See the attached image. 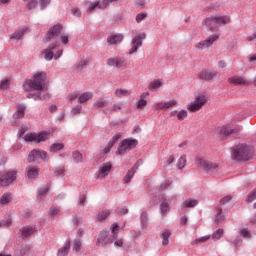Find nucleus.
Returning a JSON list of instances; mask_svg holds the SVG:
<instances>
[{"instance_id":"1","label":"nucleus","mask_w":256,"mask_h":256,"mask_svg":"<svg viewBox=\"0 0 256 256\" xmlns=\"http://www.w3.org/2000/svg\"><path fill=\"white\" fill-rule=\"evenodd\" d=\"M47 74L45 72H37L31 79L26 80L23 84V90L26 93L30 91H43L45 89V79Z\"/></svg>"},{"instance_id":"2","label":"nucleus","mask_w":256,"mask_h":256,"mask_svg":"<svg viewBox=\"0 0 256 256\" xmlns=\"http://www.w3.org/2000/svg\"><path fill=\"white\" fill-rule=\"evenodd\" d=\"M228 23H231V17L227 15L211 16L203 21V25H205L209 31H217L219 27H223V25H227Z\"/></svg>"},{"instance_id":"3","label":"nucleus","mask_w":256,"mask_h":256,"mask_svg":"<svg viewBox=\"0 0 256 256\" xmlns=\"http://www.w3.org/2000/svg\"><path fill=\"white\" fill-rule=\"evenodd\" d=\"M253 157L251 148L245 144H238L233 148L232 159L234 161H249Z\"/></svg>"},{"instance_id":"4","label":"nucleus","mask_w":256,"mask_h":256,"mask_svg":"<svg viewBox=\"0 0 256 256\" xmlns=\"http://www.w3.org/2000/svg\"><path fill=\"white\" fill-rule=\"evenodd\" d=\"M195 162L196 165L200 167V169H203L204 171H206V173H209L210 175H217V171H219L220 169L219 163L209 161L203 156H197Z\"/></svg>"},{"instance_id":"5","label":"nucleus","mask_w":256,"mask_h":256,"mask_svg":"<svg viewBox=\"0 0 256 256\" xmlns=\"http://www.w3.org/2000/svg\"><path fill=\"white\" fill-rule=\"evenodd\" d=\"M42 53L46 61L61 59V57L63 56V50L61 47H59V42L49 44V46L45 48Z\"/></svg>"},{"instance_id":"6","label":"nucleus","mask_w":256,"mask_h":256,"mask_svg":"<svg viewBox=\"0 0 256 256\" xmlns=\"http://www.w3.org/2000/svg\"><path fill=\"white\" fill-rule=\"evenodd\" d=\"M62 29H63V26H61V24H57L51 27L47 33V41H55L57 39H60L63 45H67V43H69V36L68 35L61 36Z\"/></svg>"},{"instance_id":"7","label":"nucleus","mask_w":256,"mask_h":256,"mask_svg":"<svg viewBox=\"0 0 256 256\" xmlns=\"http://www.w3.org/2000/svg\"><path fill=\"white\" fill-rule=\"evenodd\" d=\"M139 145V141L137 139L126 138L122 140L116 150V155H125L129 153V151H133Z\"/></svg>"},{"instance_id":"8","label":"nucleus","mask_w":256,"mask_h":256,"mask_svg":"<svg viewBox=\"0 0 256 256\" xmlns=\"http://www.w3.org/2000/svg\"><path fill=\"white\" fill-rule=\"evenodd\" d=\"M17 179V171L9 170L7 172L0 173V187H8Z\"/></svg>"},{"instance_id":"9","label":"nucleus","mask_w":256,"mask_h":256,"mask_svg":"<svg viewBox=\"0 0 256 256\" xmlns=\"http://www.w3.org/2000/svg\"><path fill=\"white\" fill-rule=\"evenodd\" d=\"M206 103L207 97L205 95L199 94L198 96H196L195 100L188 105L187 109L188 111L195 113V111L201 110L203 105H205Z\"/></svg>"},{"instance_id":"10","label":"nucleus","mask_w":256,"mask_h":256,"mask_svg":"<svg viewBox=\"0 0 256 256\" xmlns=\"http://www.w3.org/2000/svg\"><path fill=\"white\" fill-rule=\"evenodd\" d=\"M219 40V35L215 34L213 36L208 37L206 40H202L195 44L196 49L199 51H203V49H209L213 47V43Z\"/></svg>"},{"instance_id":"11","label":"nucleus","mask_w":256,"mask_h":256,"mask_svg":"<svg viewBox=\"0 0 256 256\" xmlns=\"http://www.w3.org/2000/svg\"><path fill=\"white\" fill-rule=\"evenodd\" d=\"M146 37L147 35L145 33H142L141 35H136L131 40V49L129 50V55H133V53H137V50L143 45V39H145Z\"/></svg>"},{"instance_id":"12","label":"nucleus","mask_w":256,"mask_h":256,"mask_svg":"<svg viewBox=\"0 0 256 256\" xmlns=\"http://www.w3.org/2000/svg\"><path fill=\"white\" fill-rule=\"evenodd\" d=\"M29 161H35V159H41L42 161H49V155L47 152L41 149H34L28 155Z\"/></svg>"},{"instance_id":"13","label":"nucleus","mask_w":256,"mask_h":256,"mask_svg":"<svg viewBox=\"0 0 256 256\" xmlns=\"http://www.w3.org/2000/svg\"><path fill=\"white\" fill-rule=\"evenodd\" d=\"M217 77H221V74L217 70H202L199 73V79L201 81H211V79H217Z\"/></svg>"},{"instance_id":"14","label":"nucleus","mask_w":256,"mask_h":256,"mask_svg":"<svg viewBox=\"0 0 256 256\" xmlns=\"http://www.w3.org/2000/svg\"><path fill=\"white\" fill-rule=\"evenodd\" d=\"M141 165H143V160H138L134 166L128 170L126 176L123 179V183L124 184H128L131 183V179H133V177H135V174L137 173V169H139V167H141Z\"/></svg>"},{"instance_id":"15","label":"nucleus","mask_w":256,"mask_h":256,"mask_svg":"<svg viewBox=\"0 0 256 256\" xmlns=\"http://www.w3.org/2000/svg\"><path fill=\"white\" fill-rule=\"evenodd\" d=\"M113 243V238L109 237L107 231L103 230L100 232L99 237L97 239L96 245H102V247H107Z\"/></svg>"},{"instance_id":"16","label":"nucleus","mask_w":256,"mask_h":256,"mask_svg":"<svg viewBox=\"0 0 256 256\" xmlns=\"http://www.w3.org/2000/svg\"><path fill=\"white\" fill-rule=\"evenodd\" d=\"M111 169H113V165H111V163L106 162V163L102 164L99 167L97 178L105 179V177H107L109 175V173H111Z\"/></svg>"},{"instance_id":"17","label":"nucleus","mask_w":256,"mask_h":256,"mask_svg":"<svg viewBox=\"0 0 256 256\" xmlns=\"http://www.w3.org/2000/svg\"><path fill=\"white\" fill-rule=\"evenodd\" d=\"M26 178H28L30 181H33L39 177V168L35 166H27L25 170Z\"/></svg>"},{"instance_id":"18","label":"nucleus","mask_w":256,"mask_h":256,"mask_svg":"<svg viewBox=\"0 0 256 256\" xmlns=\"http://www.w3.org/2000/svg\"><path fill=\"white\" fill-rule=\"evenodd\" d=\"M107 65H109V67H117L119 69L121 67H124L125 58H123V57L109 58L107 60Z\"/></svg>"},{"instance_id":"19","label":"nucleus","mask_w":256,"mask_h":256,"mask_svg":"<svg viewBox=\"0 0 256 256\" xmlns=\"http://www.w3.org/2000/svg\"><path fill=\"white\" fill-rule=\"evenodd\" d=\"M26 97L27 99H34V101H47V99H50L51 95L47 92H39L38 94L28 93Z\"/></svg>"},{"instance_id":"20","label":"nucleus","mask_w":256,"mask_h":256,"mask_svg":"<svg viewBox=\"0 0 256 256\" xmlns=\"http://www.w3.org/2000/svg\"><path fill=\"white\" fill-rule=\"evenodd\" d=\"M11 201H13V194L10 192H5L3 196H0V205L2 207H7L11 204Z\"/></svg>"},{"instance_id":"21","label":"nucleus","mask_w":256,"mask_h":256,"mask_svg":"<svg viewBox=\"0 0 256 256\" xmlns=\"http://www.w3.org/2000/svg\"><path fill=\"white\" fill-rule=\"evenodd\" d=\"M35 233V227L33 226H24L20 229V235L22 239H27V237H31Z\"/></svg>"},{"instance_id":"22","label":"nucleus","mask_w":256,"mask_h":256,"mask_svg":"<svg viewBox=\"0 0 256 256\" xmlns=\"http://www.w3.org/2000/svg\"><path fill=\"white\" fill-rule=\"evenodd\" d=\"M25 104H18L16 106V112L13 114V119H23L25 117Z\"/></svg>"},{"instance_id":"23","label":"nucleus","mask_w":256,"mask_h":256,"mask_svg":"<svg viewBox=\"0 0 256 256\" xmlns=\"http://www.w3.org/2000/svg\"><path fill=\"white\" fill-rule=\"evenodd\" d=\"M27 31H29V28L27 27L15 31L10 37L11 41H20V39H23V36L25 33H27Z\"/></svg>"},{"instance_id":"24","label":"nucleus","mask_w":256,"mask_h":256,"mask_svg":"<svg viewBox=\"0 0 256 256\" xmlns=\"http://www.w3.org/2000/svg\"><path fill=\"white\" fill-rule=\"evenodd\" d=\"M217 133H219L221 137H227V135H231V133H235V129H232L230 125L222 126L217 128Z\"/></svg>"},{"instance_id":"25","label":"nucleus","mask_w":256,"mask_h":256,"mask_svg":"<svg viewBox=\"0 0 256 256\" xmlns=\"http://www.w3.org/2000/svg\"><path fill=\"white\" fill-rule=\"evenodd\" d=\"M197 205H199V201L188 198L182 203L181 207L183 210H185V209H193L194 207H197Z\"/></svg>"},{"instance_id":"26","label":"nucleus","mask_w":256,"mask_h":256,"mask_svg":"<svg viewBox=\"0 0 256 256\" xmlns=\"http://www.w3.org/2000/svg\"><path fill=\"white\" fill-rule=\"evenodd\" d=\"M71 249V242L66 241L63 247L58 249L57 256H67L69 255V251Z\"/></svg>"},{"instance_id":"27","label":"nucleus","mask_w":256,"mask_h":256,"mask_svg":"<svg viewBox=\"0 0 256 256\" xmlns=\"http://www.w3.org/2000/svg\"><path fill=\"white\" fill-rule=\"evenodd\" d=\"M123 41V35H112L107 39L108 45H119Z\"/></svg>"},{"instance_id":"28","label":"nucleus","mask_w":256,"mask_h":256,"mask_svg":"<svg viewBox=\"0 0 256 256\" xmlns=\"http://www.w3.org/2000/svg\"><path fill=\"white\" fill-rule=\"evenodd\" d=\"M93 99V92H83L78 96V103H87Z\"/></svg>"},{"instance_id":"29","label":"nucleus","mask_w":256,"mask_h":256,"mask_svg":"<svg viewBox=\"0 0 256 256\" xmlns=\"http://www.w3.org/2000/svg\"><path fill=\"white\" fill-rule=\"evenodd\" d=\"M228 81L231 85H245V83H247L245 78L240 76H233L229 78Z\"/></svg>"},{"instance_id":"30","label":"nucleus","mask_w":256,"mask_h":256,"mask_svg":"<svg viewBox=\"0 0 256 256\" xmlns=\"http://www.w3.org/2000/svg\"><path fill=\"white\" fill-rule=\"evenodd\" d=\"M140 225L142 229H147L149 225V214H147V212H142L140 214Z\"/></svg>"},{"instance_id":"31","label":"nucleus","mask_w":256,"mask_h":256,"mask_svg":"<svg viewBox=\"0 0 256 256\" xmlns=\"http://www.w3.org/2000/svg\"><path fill=\"white\" fill-rule=\"evenodd\" d=\"M169 202H167V199H163L161 204H160V213L162 215V217H165V215H167V213H169Z\"/></svg>"},{"instance_id":"32","label":"nucleus","mask_w":256,"mask_h":256,"mask_svg":"<svg viewBox=\"0 0 256 256\" xmlns=\"http://www.w3.org/2000/svg\"><path fill=\"white\" fill-rule=\"evenodd\" d=\"M49 139V133L48 132H39L36 133V143H45Z\"/></svg>"},{"instance_id":"33","label":"nucleus","mask_w":256,"mask_h":256,"mask_svg":"<svg viewBox=\"0 0 256 256\" xmlns=\"http://www.w3.org/2000/svg\"><path fill=\"white\" fill-rule=\"evenodd\" d=\"M89 63V58L81 59L76 65V71H83V69L87 68V65H89Z\"/></svg>"},{"instance_id":"34","label":"nucleus","mask_w":256,"mask_h":256,"mask_svg":"<svg viewBox=\"0 0 256 256\" xmlns=\"http://www.w3.org/2000/svg\"><path fill=\"white\" fill-rule=\"evenodd\" d=\"M65 149V145L63 143H53L50 146V153H59V151H63Z\"/></svg>"},{"instance_id":"35","label":"nucleus","mask_w":256,"mask_h":256,"mask_svg":"<svg viewBox=\"0 0 256 256\" xmlns=\"http://www.w3.org/2000/svg\"><path fill=\"white\" fill-rule=\"evenodd\" d=\"M145 97H149V92H145L141 94L140 99L137 104L138 109H143L147 105V100H145Z\"/></svg>"},{"instance_id":"36","label":"nucleus","mask_w":256,"mask_h":256,"mask_svg":"<svg viewBox=\"0 0 256 256\" xmlns=\"http://www.w3.org/2000/svg\"><path fill=\"white\" fill-rule=\"evenodd\" d=\"M83 245V240L81 238H76L72 243V249L75 253H79L81 251V247Z\"/></svg>"},{"instance_id":"37","label":"nucleus","mask_w":256,"mask_h":256,"mask_svg":"<svg viewBox=\"0 0 256 256\" xmlns=\"http://www.w3.org/2000/svg\"><path fill=\"white\" fill-rule=\"evenodd\" d=\"M95 9H105V7H103V2H99V1H94L92 3H90L88 5L87 11H95Z\"/></svg>"},{"instance_id":"38","label":"nucleus","mask_w":256,"mask_h":256,"mask_svg":"<svg viewBox=\"0 0 256 256\" xmlns=\"http://www.w3.org/2000/svg\"><path fill=\"white\" fill-rule=\"evenodd\" d=\"M177 105H179V101L177 99H171V100L163 103V108H164V111H167V109L177 107Z\"/></svg>"},{"instance_id":"39","label":"nucleus","mask_w":256,"mask_h":256,"mask_svg":"<svg viewBox=\"0 0 256 256\" xmlns=\"http://www.w3.org/2000/svg\"><path fill=\"white\" fill-rule=\"evenodd\" d=\"M161 237H162V245H164V246L169 245V237H171V231L164 230L161 233Z\"/></svg>"},{"instance_id":"40","label":"nucleus","mask_w":256,"mask_h":256,"mask_svg":"<svg viewBox=\"0 0 256 256\" xmlns=\"http://www.w3.org/2000/svg\"><path fill=\"white\" fill-rule=\"evenodd\" d=\"M214 221L217 225H219V223H222V221H225V215H223V210H221V208H218Z\"/></svg>"},{"instance_id":"41","label":"nucleus","mask_w":256,"mask_h":256,"mask_svg":"<svg viewBox=\"0 0 256 256\" xmlns=\"http://www.w3.org/2000/svg\"><path fill=\"white\" fill-rule=\"evenodd\" d=\"M24 140L27 143H37L36 133H28L24 136Z\"/></svg>"},{"instance_id":"42","label":"nucleus","mask_w":256,"mask_h":256,"mask_svg":"<svg viewBox=\"0 0 256 256\" xmlns=\"http://www.w3.org/2000/svg\"><path fill=\"white\" fill-rule=\"evenodd\" d=\"M224 231L223 229L219 228L212 234V239L214 241H219L223 237Z\"/></svg>"},{"instance_id":"43","label":"nucleus","mask_w":256,"mask_h":256,"mask_svg":"<svg viewBox=\"0 0 256 256\" xmlns=\"http://www.w3.org/2000/svg\"><path fill=\"white\" fill-rule=\"evenodd\" d=\"M185 165H187V158L185 156H180L177 161V168L184 169Z\"/></svg>"},{"instance_id":"44","label":"nucleus","mask_w":256,"mask_h":256,"mask_svg":"<svg viewBox=\"0 0 256 256\" xmlns=\"http://www.w3.org/2000/svg\"><path fill=\"white\" fill-rule=\"evenodd\" d=\"M145 19H147V12H140L135 17L136 23H143Z\"/></svg>"},{"instance_id":"45","label":"nucleus","mask_w":256,"mask_h":256,"mask_svg":"<svg viewBox=\"0 0 256 256\" xmlns=\"http://www.w3.org/2000/svg\"><path fill=\"white\" fill-rule=\"evenodd\" d=\"M94 109H101L103 107H107V101L106 100H97L93 103Z\"/></svg>"},{"instance_id":"46","label":"nucleus","mask_w":256,"mask_h":256,"mask_svg":"<svg viewBox=\"0 0 256 256\" xmlns=\"http://www.w3.org/2000/svg\"><path fill=\"white\" fill-rule=\"evenodd\" d=\"M49 192V187H45V188H39L38 190V199H45V196L47 195V193Z\"/></svg>"},{"instance_id":"47","label":"nucleus","mask_w":256,"mask_h":256,"mask_svg":"<svg viewBox=\"0 0 256 256\" xmlns=\"http://www.w3.org/2000/svg\"><path fill=\"white\" fill-rule=\"evenodd\" d=\"M209 239H211V235H205V236H202L198 239H195L194 244L195 245H201V243H206V241H209Z\"/></svg>"},{"instance_id":"48","label":"nucleus","mask_w":256,"mask_h":256,"mask_svg":"<svg viewBox=\"0 0 256 256\" xmlns=\"http://www.w3.org/2000/svg\"><path fill=\"white\" fill-rule=\"evenodd\" d=\"M159 87H161V81L154 80L149 84L148 89H150V91H155V89H159Z\"/></svg>"},{"instance_id":"49","label":"nucleus","mask_w":256,"mask_h":256,"mask_svg":"<svg viewBox=\"0 0 256 256\" xmlns=\"http://www.w3.org/2000/svg\"><path fill=\"white\" fill-rule=\"evenodd\" d=\"M240 235L244 237V239H251V231L247 228L240 229Z\"/></svg>"},{"instance_id":"50","label":"nucleus","mask_w":256,"mask_h":256,"mask_svg":"<svg viewBox=\"0 0 256 256\" xmlns=\"http://www.w3.org/2000/svg\"><path fill=\"white\" fill-rule=\"evenodd\" d=\"M108 215H111V213L109 212V210H104V211L100 212V213L97 215V221H105V218H106Z\"/></svg>"},{"instance_id":"51","label":"nucleus","mask_w":256,"mask_h":256,"mask_svg":"<svg viewBox=\"0 0 256 256\" xmlns=\"http://www.w3.org/2000/svg\"><path fill=\"white\" fill-rule=\"evenodd\" d=\"M73 159L75 163H83V154H81V152L76 151L73 153Z\"/></svg>"},{"instance_id":"52","label":"nucleus","mask_w":256,"mask_h":256,"mask_svg":"<svg viewBox=\"0 0 256 256\" xmlns=\"http://www.w3.org/2000/svg\"><path fill=\"white\" fill-rule=\"evenodd\" d=\"M187 110H180L177 113V119L178 121H184L185 119H187Z\"/></svg>"},{"instance_id":"53","label":"nucleus","mask_w":256,"mask_h":256,"mask_svg":"<svg viewBox=\"0 0 256 256\" xmlns=\"http://www.w3.org/2000/svg\"><path fill=\"white\" fill-rule=\"evenodd\" d=\"M121 137H123V133H117L110 139L108 143L113 146Z\"/></svg>"},{"instance_id":"54","label":"nucleus","mask_w":256,"mask_h":256,"mask_svg":"<svg viewBox=\"0 0 256 256\" xmlns=\"http://www.w3.org/2000/svg\"><path fill=\"white\" fill-rule=\"evenodd\" d=\"M115 95L116 97H127V95H129V92L127 90L124 89H117L115 91Z\"/></svg>"},{"instance_id":"55","label":"nucleus","mask_w":256,"mask_h":256,"mask_svg":"<svg viewBox=\"0 0 256 256\" xmlns=\"http://www.w3.org/2000/svg\"><path fill=\"white\" fill-rule=\"evenodd\" d=\"M50 4H51V0H39L41 11H43L44 9H47V7H49Z\"/></svg>"},{"instance_id":"56","label":"nucleus","mask_w":256,"mask_h":256,"mask_svg":"<svg viewBox=\"0 0 256 256\" xmlns=\"http://www.w3.org/2000/svg\"><path fill=\"white\" fill-rule=\"evenodd\" d=\"M0 89L5 91V89H9V79L5 78L0 81Z\"/></svg>"},{"instance_id":"57","label":"nucleus","mask_w":256,"mask_h":256,"mask_svg":"<svg viewBox=\"0 0 256 256\" xmlns=\"http://www.w3.org/2000/svg\"><path fill=\"white\" fill-rule=\"evenodd\" d=\"M31 254V247L25 245L22 246L21 250H20V255H30Z\"/></svg>"},{"instance_id":"58","label":"nucleus","mask_w":256,"mask_h":256,"mask_svg":"<svg viewBox=\"0 0 256 256\" xmlns=\"http://www.w3.org/2000/svg\"><path fill=\"white\" fill-rule=\"evenodd\" d=\"M152 109L154 111H165V108L163 107V103L156 102L152 105Z\"/></svg>"},{"instance_id":"59","label":"nucleus","mask_w":256,"mask_h":256,"mask_svg":"<svg viewBox=\"0 0 256 256\" xmlns=\"http://www.w3.org/2000/svg\"><path fill=\"white\" fill-rule=\"evenodd\" d=\"M39 5V2L37 0H31L28 4L27 7L31 11L35 9Z\"/></svg>"},{"instance_id":"60","label":"nucleus","mask_w":256,"mask_h":256,"mask_svg":"<svg viewBox=\"0 0 256 256\" xmlns=\"http://www.w3.org/2000/svg\"><path fill=\"white\" fill-rule=\"evenodd\" d=\"M49 215L50 217H55L56 215H59V209H57L56 207H51L49 209Z\"/></svg>"},{"instance_id":"61","label":"nucleus","mask_w":256,"mask_h":256,"mask_svg":"<svg viewBox=\"0 0 256 256\" xmlns=\"http://www.w3.org/2000/svg\"><path fill=\"white\" fill-rule=\"evenodd\" d=\"M13 223V220L7 219V220H1L0 221V227H9Z\"/></svg>"},{"instance_id":"62","label":"nucleus","mask_w":256,"mask_h":256,"mask_svg":"<svg viewBox=\"0 0 256 256\" xmlns=\"http://www.w3.org/2000/svg\"><path fill=\"white\" fill-rule=\"evenodd\" d=\"M81 109H82L81 105H78V106L72 108V110H71L72 115H79V113H81Z\"/></svg>"},{"instance_id":"63","label":"nucleus","mask_w":256,"mask_h":256,"mask_svg":"<svg viewBox=\"0 0 256 256\" xmlns=\"http://www.w3.org/2000/svg\"><path fill=\"white\" fill-rule=\"evenodd\" d=\"M124 245H125V242H123V239H117L114 242V247H117V248L124 247Z\"/></svg>"},{"instance_id":"64","label":"nucleus","mask_w":256,"mask_h":256,"mask_svg":"<svg viewBox=\"0 0 256 256\" xmlns=\"http://www.w3.org/2000/svg\"><path fill=\"white\" fill-rule=\"evenodd\" d=\"M71 13L74 17H79L81 15V10H79V8H72Z\"/></svg>"}]
</instances>
